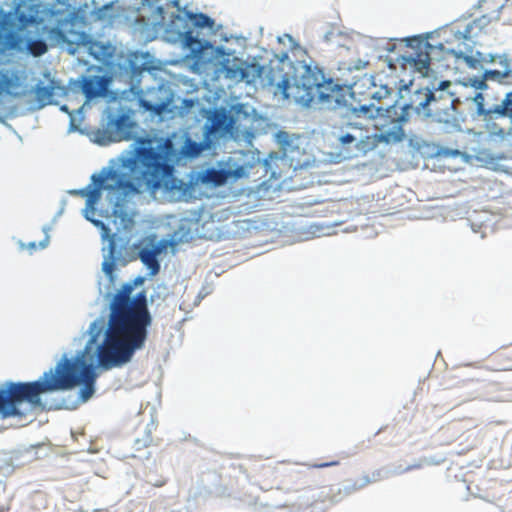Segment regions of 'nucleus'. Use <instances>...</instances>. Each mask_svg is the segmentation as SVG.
<instances>
[{"label":"nucleus","mask_w":512,"mask_h":512,"mask_svg":"<svg viewBox=\"0 0 512 512\" xmlns=\"http://www.w3.org/2000/svg\"><path fill=\"white\" fill-rule=\"evenodd\" d=\"M47 33L58 44L69 42L66 33L59 27H51L47 30Z\"/></svg>","instance_id":"412c9836"},{"label":"nucleus","mask_w":512,"mask_h":512,"mask_svg":"<svg viewBox=\"0 0 512 512\" xmlns=\"http://www.w3.org/2000/svg\"><path fill=\"white\" fill-rule=\"evenodd\" d=\"M449 52L451 54L455 55V56H458V57L463 53V51L461 49H459V51H456L454 49H450Z\"/></svg>","instance_id":"c756f323"},{"label":"nucleus","mask_w":512,"mask_h":512,"mask_svg":"<svg viewBox=\"0 0 512 512\" xmlns=\"http://www.w3.org/2000/svg\"><path fill=\"white\" fill-rule=\"evenodd\" d=\"M19 85L16 75L8 71H0V95L16 97L18 93L14 91L19 88Z\"/></svg>","instance_id":"f3484780"},{"label":"nucleus","mask_w":512,"mask_h":512,"mask_svg":"<svg viewBox=\"0 0 512 512\" xmlns=\"http://www.w3.org/2000/svg\"><path fill=\"white\" fill-rule=\"evenodd\" d=\"M230 72H231V70L227 71V74L230 77H237L238 76L240 80H244L245 77H246L245 69H238V70L234 71L232 75H230Z\"/></svg>","instance_id":"a878e982"},{"label":"nucleus","mask_w":512,"mask_h":512,"mask_svg":"<svg viewBox=\"0 0 512 512\" xmlns=\"http://www.w3.org/2000/svg\"><path fill=\"white\" fill-rule=\"evenodd\" d=\"M153 139L140 137L134 154L121 159L116 167L103 168L98 174L91 176L92 183L87 187L72 191L86 199L84 209L85 218L101 230L103 239L110 242L111 253L114 251V235L104 222L94 219L96 205L101 199L102 192H107V200L111 211H106V217L119 218L124 228L132 220L128 213L122 209L125 198L144 191L156 192L161 188H172L174 173V149L172 142L165 139L156 146H152Z\"/></svg>","instance_id":"f257e3e1"},{"label":"nucleus","mask_w":512,"mask_h":512,"mask_svg":"<svg viewBox=\"0 0 512 512\" xmlns=\"http://www.w3.org/2000/svg\"><path fill=\"white\" fill-rule=\"evenodd\" d=\"M124 123V118L123 117H119L116 121V126L117 128H120L122 126V124Z\"/></svg>","instance_id":"7c9ffc66"},{"label":"nucleus","mask_w":512,"mask_h":512,"mask_svg":"<svg viewBox=\"0 0 512 512\" xmlns=\"http://www.w3.org/2000/svg\"><path fill=\"white\" fill-rule=\"evenodd\" d=\"M497 18V16L491 17L488 15H482L470 21L459 22L454 33L455 38L464 42H472L485 32V29L491 24L493 19Z\"/></svg>","instance_id":"6e6552de"},{"label":"nucleus","mask_w":512,"mask_h":512,"mask_svg":"<svg viewBox=\"0 0 512 512\" xmlns=\"http://www.w3.org/2000/svg\"><path fill=\"white\" fill-rule=\"evenodd\" d=\"M115 269V264L112 261H104L103 262V271L108 275L109 277H112L113 272Z\"/></svg>","instance_id":"b1692460"},{"label":"nucleus","mask_w":512,"mask_h":512,"mask_svg":"<svg viewBox=\"0 0 512 512\" xmlns=\"http://www.w3.org/2000/svg\"><path fill=\"white\" fill-rule=\"evenodd\" d=\"M486 368L491 371L512 370V343L493 352L487 359Z\"/></svg>","instance_id":"f8f14e48"},{"label":"nucleus","mask_w":512,"mask_h":512,"mask_svg":"<svg viewBox=\"0 0 512 512\" xmlns=\"http://www.w3.org/2000/svg\"><path fill=\"white\" fill-rule=\"evenodd\" d=\"M482 116L484 118V121L486 122V129L488 130V132L491 135L501 136V137L506 135V130L496 123V120L498 118L487 119L485 115H482Z\"/></svg>","instance_id":"aec40b11"},{"label":"nucleus","mask_w":512,"mask_h":512,"mask_svg":"<svg viewBox=\"0 0 512 512\" xmlns=\"http://www.w3.org/2000/svg\"><path fill=\"white\" fill-rule=\"evenodd\" d=\"M324 79L325 75L321 69L306 66L300 80L294 84L290 83L289 92L290 94L314 92Z\"/></svg>","instance_id":"9d476101"},{"label":"nucleus","mask_w":512,"mask_h":512,"mask_svg":"<svg viewBox=\"0 0 512 512\" xmlns=\"http://www.w3.org/2000/svg\"><path fill=\"white\" fill-rule=\"evenodd\" d=\"M133 289L132 284L126 283L113 297L104 340L97 349L98 365L104 370L129 363L148 338L152 316L146 292L131 298Z\"/></svg>","instance_id":"f03ea898"},{"label":"nucleus","mask_w":512,"mask_h":512,"mask_svg":"<svg viewBox=\"0 0 512 512\" xmlns=\"http://www.w3.org/2000/svg\"><path fill=\"white\" fill-rule=\"evenodd\" d=\"M43 23L40 16V5L17 4L14 12L0 10V52L23 51L33 57H40L48 51L47 43L42 39H29L21 32L29 26H39Z\"/></svg>","instance_id":"39448f33"},{"label":"nucleus","mask_w":512,"mask_h":512,"mask_svg":"<svg viewBox=\"0 0 512 512\" xmlns=\"http://www.w3.org/2000/svg\"><path fill=\"white\" fill-rule=\"evenodd\" d=\"M160 252L161 248L154 246L152 248L144 247L138 253L140 260L149 269L151 276H155L160 271V263L157 258Z\"/></svg>","instance_id":"2eb2a0df"},{"label":"nucleus","mask_w":512,"mask_h":512,"mask_svg":"<svg viewBox=\"0 0 512 512\" xmlns=\"http://www.w3.org/2000/svg\"><path fill=\"white\" fill-rule=\"evenodd\" d=\"M230 175L231 173L228 170L209 168L203 172L201 180L203 183L220 186L226 183Z\"/></svg>","instance_id":"a211bd4d"},{"label":"nucleus","mask_w":512,"mask_h":512,"mask_svg":"<svg viewBox=\"0 0 512 512\" xmlns=\"http://www.w3.org/2000/svg\"><path fill=\"white\" fill-rule=\"evenodd\" d=\"M144 281V278L142 277H138L136 280H135V285H138V284H142Z\"/></svg>","instance_id":"473e14b6"},{"label":"nucleus","mask_w":512,"mask_h":512,"mask_svg":"<svg viewBox=\"0 0 512 512\" xmlns=\"http://www.w3.org/2000/svg\"><path fill=\"white\" fill-rule=\"evenodd\" d=\"M143 106L147 109V110H155L156 112H160V109H155L153 105H151L150 103L148 102H143Z\"/></svg>","instance_id":"c85d7f7f"},{"label":"nucleus","mask_w":512,"mask_h":512,"mask_svg":"<svg viewBox=\"0 0 512 512\" xmlns=\"http://www.w3.org/2000/svg\"><path fill=\"white\" fill-rule=\"evenodd\" d=\"M92 342L93 339L74 359L63 356L55 368L45 372L39 380L5 383L0 389V416L5 419L22 415L19 406L23 402H27L34 408L44 409L42 394L69 390L81 383L83 387L80 390V398L84 402L87 401L94 394L97 377L93 364L86 360Z\"/></svg>","instance_id":"7ed1b4c3"},{"label":"nucleus","mask_w":512,"mask_h":512,"mask_svg":"<svg viewBox=\"0 0 512 512\" xmlns=\"http://www.w3.org/2000/svg\"><path fill=\"white\" fill-rule=\"evenodd\" d=\"M412 52L409 55V61L413 64L416 71L422 75H428L430 70L431 52L434 46L428 41L413 39L410 44Z\"/></svg>","instance_id":"1a4fd4ad"},{"label":"nucleus","mask_w":512,"mask_h":512,"mask_svg":"<svg viewBox=\"0 0 512 512\" xmlns=\"http://www.w3.org/2000/svg\"><path fill=\"white\" fill-rule=\"evenodd\" d=\"M281 90V94L284 99L293 100L295 103L301 104L303 106H309L313 102L317 101L318 103L322 102H338V95L341 91V86L335 83L332 79H325L323 83L319 85L317 90L314 92H305L298 94H290V80L288 78H284L278 85Z\"/></svg>","instance_id":"0eeeda50"},{"label":"nucleus","mask_w":512,"mask_h":512,"mask_svg":"<svg viewBox=\"0 0 512 512\" xmlns=\"http://www.w3.org/2000/svg\"><path fill=\"white\" fill-rule=\"evenodd\" d=\"M485 79H500L503 77V75L496 70H490L485 72Z\"/></svg>","instance_id":"393cba45"},{"label":"nucleus","mask_w":512,"mask_h":512,"mask_svg":"<svg viewBox=\"0 0 512 512\" xmlns=\"http://www.w3.org/2000/svg\"><path fill=\"white\" fill-rule=\"evenodd\" d=\"M337 465H339V461L333 460V461H330V462H323V463L314 464L312 466L315 467V468H325V467H331V466H337Z\"/></svg>","instance_id":"bb28decb"},{"label":"nucleus","mask_w":512,"mask_h":512,"mask_svg":"<svg viewBox=\"0 0 512 512\" xmlns=\"http://www.w3.org/2000/svg\"><path fill=\"white\" fill-rule=\"evenodd\" d=\"M165 483H166L165 480L156 481V483H154L153 486H155V487H162L163 485H165Z\"/></svg>","instance_id":"2f4dec72"},{"label":"nucleus","mask_w":512,"mask_h":512,"mask_svg":"<svg viewBox=\"0 0 512 512\" xmlns=\"http://www.w3.org/2000/svg\"><path fill=\"white\" fill-rule=\"evenodd\" d=\"M189 18L192 20L193 25L199 28H212L214 26V20L208 15L203 13L189 14Z\"/></svg>","instance_id":"6ab92c4d"},{"label":"nucleus","mask_w":512,"mask_h":512,"mask_svg":"<svg viewBox=\"0 0 512 512\" xmlns=\"http://www.w3.org/2000/svg\"><path fill=\"white\" fill-rule=\"evenodd\" d=\"M233 125V118L224 110H215L208 119L206 134L212 137L224 136L232 130Z\"/></svg>","instance_id":"9b49d317"},{"label":"nucleus","mask_w":512,"mask_h":512,"mask_svg":"<svg viewBox=\"0 0 512 512\" xmlns=\"http://www.w3.org/2000/svg\"><path fill=\"white\" fill-rule=\"evenodd\" d=\"M184 42L186 46H188L191 49H195V46L201 47L200 41L193 36V33L191 31H188L184 35Z\"/></svg>","instance_id":"4be33fe9"},{"label":"nucleus","mask_w":512,"mask_h":512,"mask_svg":"<svg viewBox=\"0 0 512 512\" xmlns=\"http://www.w3.org/2000/svg\"><path fill=\"white\" fill-rule=\"evenodd\" d=\"M48 243H49V236L46 235L45 238L42 241H40L39 243L30 242L27 245V248L32 252V251H35L38 248H40V249L46 248L48 246Z\"/></svg>","instance_id":"5701e85b"},{"label":"nucleus","mask_w":512,"mask_h":512,"mask_svg":"<svg viewBox=\"0 0 512 512\" xmlns=\"http://www.w3.org/2000/svg\"><path fill=\"white\" fill-rule=\"evenodd\" d=\"M396 110L379 106L376 109L374 128L379 133H371L369 128L357 123H346L335 132L338 146L347 154V157L366 154L380 143H397L404 139L405 132L401 127L403 116L397 117Z\"/></svg>","instance_id":"20e7f679"},{"label":"nucleus","mask_w":512,"mask_h":512,"mask_svg":"<svg viewBox=\"0 0 512 512\" xmlns=\"http://www.w3.org/2000/svg\"><path fill=\"white\" fill-rule=\"evenodd\" d=\"M82 92L87 100L102 96L107 88V81L104 77L89 76L82 81Z\"/></svg>","instance_id":"ddd939ff"},{"label":"nucleus","mask_w":512,"mask_h":512,"mask_svg":"<svg viewBox=\"0 0 512 512\" xmlns=\"http://www.w3.org/2000/svg\"><path fill=\"white\" fill-rule=\"evenodd\" d=\"M58 88L54 80H50L47 85L38 83L35 87V98L39 103V107H44L51 104L55 95V90Z\"/></svg>","instance_id":"dca6fc26"},{"label":"nucleus","mask_w":512,"mask_h":512,"mask_svg":"<svg viewBox=\"0 0 512 512\" xmlns=\"http://www.w3.org/2000/svg\"><path fill=\"white\" fill-rule=\"evenodd\" d=\"M451 81L445 80L439 83L438 87L420 89L415 92L411 101L405 104L395 102L390 105L396 111V116H403L401 127L408 121L409 114L414 111L418 115L432 117L438 122H449L454 118L456 104L459 100L455 97V93L450 90Z\"/></svg>","instance_id":"423d86ee"},{"label":"nucleus","mask_w":512,"mask_h":512,"mask_svg":"<svg viewBox=\"0 0 512 512\" xmlns=\"http://www.w3.org/2000/svg\"><path fill=\"white\" fill-rule=\"evenodd\" d=\"M479 114L485 115L487 119L507 116L512 121V92L507 93L501 104L495 106L493 109L485 110L480 105Z\"/></svg>","instance_id":"4468645a"},{"label":"nucleus","mask_w":512,"mask_h":512,"mask_svg":"<svg viewBox=\"0 0 512 512\" xmlns=\"http://www.w3.org/2000/svg\"><path fill=\"white\" fill-rule=\"evenodd\" d=\"M190 146H191V152H190L191 155H197L200 152V147L198 146L197 143L190 142Z\"/></svg>","instance_id":"cd10ccee"}]
</instances>
